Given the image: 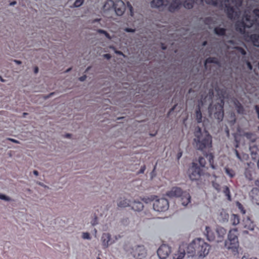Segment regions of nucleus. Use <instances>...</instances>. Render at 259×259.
Listing matches in <instances>:
<instances>
[{"label":"nucleus","mask_w":259,"mask_h":259,"mask_svg":"<svg viewBox=\"0 0 259 259\" xmlns=\"http://www.w3.org/2000/svg\"><path fill=\"white\" fill-rule=\"evenodd\" d=\"M225 170L226 174L228 175L230 178H232L235 176V172L232 169L226 167Z\"/></svg>","instance_id":"37"},{"label":"nucleus","mask_w":259,"mask_h":259,"mask_svg":"<svg viewBox=\"0 0 259 259\" xmlns=\"http://www.w3.org/2000/svg\"><path fill=\"white\" fill-rule=\"evenodd\" d=\"M169 207V203L165 198L156 199L153 203L154 210L157 212H164Z\"/></svg>","instance_id":"6"},{"label":"nucleus","mask_w":259,"mask_h":259,"mask_svg":"<svg viewBox=\"0 0 259 259\" xmlns=\"http://www.w3.org/2000/svg\"><path fill=\"white\" fill-rule=\"evenodd\" d=\"M196 117L197 122L200 123L202 122V114L199 108L196 111Z\"/></svg>","instance_id":"34"},{"label":"nucleus","mask_w":259,"mask_h":259,"mask_svg":"<svg viewBox=\"0 0 259 259\" xmlns=\"http://www.w3.org/2000/svg\"><path fill=\"white\" fill-rule=\"evenodd\" d=\"M255 184L256 186H259V180H256L255 181Z\"/></svg>","instance_id":"63"},{"label":"nucleus","mask_w":259,"mask_h":259,"mask_svg":"<svg viewBox=\"0 0 259 259\" xmlns=\"http://www.w3.org/2000/svg\"><path fill=\"white\" fill-rule=\"evenodd\" d=\"M243 136H245L251 143H254L256 141V138L252 133H245L243 134Z\"/></svg>","instance_id":"28"},{"label":"nucleus","mask_w":259,"mask_h":259,"mask_svg":"<svg viewBox=\"0 0 259 259\" xmlns=\"http://www.w3.org/2000/svg\"><path fill=\"white\" fill-rule=\"evenodd\" d=\"M84 2V0H75L73 6L75 8H78L82 5Z\"/></svg>","instance_id":"38"},{"label":"nucleus","mask_w":259,"mask_h":259,"mask_svg":"<svg viewBox=\"0 0 259 259\" xmlns=\"http://www.w3.org/2000/svg\"><path fill=\"white\" fill-rule=\"evenodd\" d=\"M133 256L137 259H142L146 255V251L144 246L138 245L133 249Z\"/></svg>","instance_id":"8"},{"label":"nucleus","mask_w":259,"mask_h":259,"mask_svg":"<svg viewBox=\"0 0 259 259\" xmlns=\"http://www.w3.org/2000/svg\"><path fill=\"white\" fill-rule=\"evenodd\" d=\"M253 202L259 205V189L256 188H253L249 193Z\"/></svg>","instance_id":"17"},{"label":"nucleus","mask_w":259,"mask_h":259,"mask_svg":"<svg viewBox=\"0 0 259 259\" xmlns=\"http://www.w3.org/2000/svg\"><path fill=\"white\" fill-rule=\"evenodd\" d=\"M14 62L18 65H20L22 63L21 61L17 60H14Z\"/></svg>","instance_id":"59"},{"label":"nucleus","mask_w":259,"mask_h":259,"mask_svg":"<svg viewBox=\"0 0 259 259\" xmlns=\"http://www.w3.org/2000/svg\"><path fill=\"white\" fill-rule=\"evenodd\" d=\"M227 240L238 241V230L237 229L230 230L228 234Z\"/></svg>","instance_id":"21"},{"label":"nucleus","mask_w":259,"mask_h":259,"mask_svg":"<svg viewBox=\"0 0 259 259\" xmlns=\"http://www.w3.org/2000/svg\"><path fill=\"white\" fill-rule=\"evenodd\" d=\"M253 14L255 16L253 20L250 15L246 12L245 13L241 21H238L236 24V29L241 34H244L246 28H250L254 24L259 26V10L255 9L253 11Z\"/></svg>","instance_id":"4"},{"label":"nucleus","mask_w":259,"mask_h":259,"mask_svg":"<svg viewBox=\"0 0 259 259\" xmlns=\"http://www.w3.org/2000/svg\"><path fill=\"white\" fill-rule=\"evenodd\" d=\"M117 206L121 208H124L130 206V201L125 198H120L117 203Z\"/></svg>","instance_id":"23"},{"label":"nucleus","mask_w":259,"mask_h":259,"mask_svg":"<svg viewBox=\"0 0 259 259\" xmlns=\"http://www.w3.org/2000/svg\"><path fill=\"white\" fill-rule=\"evenodd\" d=\"M247 66L248 68L251 70L252 69V65L249 62H247L246 63Z\"/></svg>","instance_id":"56"},{"label":"nucleus","mask_w":259,"mask_h":259,"mask_svg":"<svg viewBox=\"0 0 259 259\" xmlns=\"http://www.w3.org/2000/svg\"><path fill=\"white\" fill-rule=\"evenodd\" d=\"M126 5H127V7L130 12V15L131 16H133L134 15V11H133V8L132 5L128 2H127Z\"/></svg>","instance_id":"42"},{"label":"nucleus","mask_w":259,"mask_h":259,"mask_svg":"<svg viewBox=\"0 0 259 259\" xmlns=\"http://www.w3.org/2000/svg\"><path fill=\"white\" fill-rule=\"evenodd\" d=\"M124 31L127 32H135V29L133 28H126L124 29Z\"/></svg>","instance_id":"48"},{"label":"nucleus","mask_w":259,"mask_h":259,"mask_svg":"<svg viewBox=\"0 0 259 259\" xmlns=\"http://www.w3.org/2000/svg\"><path fill=\"white\" fill-rule=\"evenodd\" d=\"M224 102L222 99L213 102L208 107L209 116L217 119L219 121H222L224 117Z\"/></svg>","instance_id":"5"},{"label":"nucleus","mask_w":259,"mask_h":259,"mask_svg":"<svg viewBox=\"0 0 259 259\" xmlns=\"http://www.w3.org/2000/svg\"><path fill=\"white\" fill-rule=\"evenodd\" d=\"M142 200L145 202L146 203H149L151 202V201L154 200V199H152V198H149V197H144L142 198Z\"/></svg>","instance_id":"44"},{"label":"nucleus","mask_w":259,"mask_h":259,"mask_svg":"<svg viewBox=\"0 0 259 259\" xmlns=\"http://www.w3.org/2000/svg\"><path fill=\"white\" fill-rule=\"evenodd\" d=\"M72 69V68H69L68 69H67L66 71H65V72L66 73H67V72H69V71H71V70Z\"/></svg>","instance_id":"64"},{"label":"nucleus","mask_w":259,"mask_h":259,"mask_svg":"<svg viewBox=\"0 0 259 259\" xmlns=\"http://www.w3.org/2000/svg\"><path fill=\"white\" fill-rule=\"evenodd\" d=\"M132 210L135 211H141L144 208L143 203L139 201H134L131 204V206Z\"/></svg>","instance_id":"19"},{"label":"nucleus","mask_w":259,"mask_h":259,"mask_svg":"<svg viewBox=\"0 0 259 259\" xmlns=\"http://www.w3.org/2000/svg\"><path fill=\"white\" fill-rule=\"evenodd\" d=\"M218 236L220 238V240H218L217 241L221 242L224 236L226 234V230L222 227H218L216 230Z\"/></svg>","instance_id":"24"},{"label":"nucleus","mask_w":259,"mask_h":259,"mask_svg":"<svg viewBox=\"0 0 259 259\" xmlns=\"http://www.w3.org/2000/svg\"><path fill=\"white\" fill-rule=\"evenodd\" d=\"M16 4V2L15 1H14V2H11L10 4V6H14Z\"/></svg>","instance_id":"62"},{"label":"nucleus","mask_w":259,"mask_h":259,"mask_svg":"<svg viewBox=\"0 0 259 259\" xmlns=\"http://www.w3.org/2000/svg\"><path fill=\"white\" fill-rule=\"evenodd\" d=\"M224 193L227 196L228 199L229 200H231V195L230 193V190L229 188L227 186H225L224 188Z\"/></svg>","instance_id":"40"},{"label":"nucleus","mask_w":259,"mask_h":259,"mask_svg":"<svg viewBox=\"0 0 259 259\" xmlns=\"http://www.w3.org/2000/svg\"><path fill=\"white\" fill-rule=\"evenodd\" d=\"M7 140H9L10 141H11L14 143H16V144H19L20 143V142L17 140H15L14 139H12V138H7Z\"/></svg>","instance_id":"47"},{"label":"nucleus","mask_w":259,"mask_h":259,"mask_svg":"<svg viewBox=\"0 0 259 259\" xmlns=\"http://www.w3.org/2000/svg\"><path fill=\"white\" fill-rule=\"evenodd\" d=\"M205 230L206 231V235L207 239L209 241H212L214 240V237L211 236V231L209 227H206Z\"/></svg>","instance_id":"33"},{"label":"nucleus","mask_w":259,"mask_h":259,"mask_svg":"<svg viewBox=\"0 0 259 259\" xmlns=\"http://www.w3.org/2000/svg\"><path fill=\"white\" fill-rule=\"evenodd\" d=\"M0 199L8 202L11 201V198L10 197L2 193H0Z\"/></svg>","instance_id":"39"},{"label":"nucleus","mask_w":259,"mask_h":259,"mask_svg":"<svg viewBox=\"0 0 259 259\" xmlns=\"http://www.w3.org/2000/svg\"><path fill=\"white\" fill-rule=\"evenodd\" d=\"M208 160H209V162L210 163L211 167L212 169H215V167H214V165L212 164L213 156L211 155H210L208 156Z\"/></svg>","instance_id":"45"},{"label":"nucleus","mask_w":259,"mask_h":259,"mask_svg":"<svg viewBox=\"0 0 259 259\" xmlns=\"http://www.w3.org/2000/svg\"><path fill=\"white\" fill-rule=\"evenodd\" d=\"M113 11L117 16H122L125 10V5L124 2L121 0H117L115 1Z\"/></svg>","instance_id":"9"},{"label":"nucleus","mask_w":259,"mask_h":259,"mask_svg":"<svg viewBox=\"0 0 259 259\" xmlns=\"http://www.w3.org/2000/svg\"><path fill=\"white\" fill-rule=\"evenodd\" d=\"M237 44L235 43L233 40H229L227 42L226 45L227 48H232L237 50L242 55H246L245 51L242 49V48L238 47L237 46H235V45Z\"/></svg>","instance_id":"18"},{"label":"nucleus","mask_w":259,"mask_h":259,"mask_svg":"<svg viewBox=\"0 0 259 259\" xmlns=\"http://www.w3.org/2000/svg\"><path fill=\"white\" fill-rule=\"evenodd\" d=\"M38 72V68L37 66H35L34 68V73L35 74H37Z\"/></svg>","instance_id":"58"},{"label":"nucleus","mask_w":259,"mask_h":259,"mask_svg":"<svg viewBox=\"0 0 259 259\" xmlns=\"http://www.w3.org/2000/svg\"><path fill=\"white\" fill-rule=\"evenodd\" d=\"M204 0H196V2L198 4H202ZM206 4L212 6L219 5L222 9H224L226 12L228 17L231 19H235L237 17L238 14L237 11L235 10L234 6L237 7V6H240L241 3L239 1L235 5L234 4L233 0H204Z\"/></svg>","instance_id":"2"},{"label":"nucleus","mask_w":259,"mask_h":259,"mask_svg":"<svg viewBox=\"0 0 259 259\" xmlns=\"http://www.w3.org/2000/svg\"><path fill=\"white\" fill-rule=\"evenodd\" d=\"M213 187L217 190H218V191L220 190V189H219V184H218L217 183H213Z\"/></svg>","instance_id":"52"},{"label":"nucleus","mask_w":259,"mask_h":259,"mask_svg":"<svg viewBox=\"0 0 259 259\" xmlns=\"http://www.w3.org/2000/svg\"><path fill=\"white\" fill-rule=\"evenodd\" d=\"M210 247L203 239H194L187 246V254L188 257L195 256L205 257L209 252Z\"/></svg>","instance_id":"3"},{"label":"nucleus","mask_w":259,"mask_h":259,"mask_svg":"<svg viewBox=\"0 0 259 259\" xmlns=\"http://www.w3.org/2000/svg\"><path fill=\"white\" fill-rule=\"evenodd\" d=\"M182 190L181 188L178 187L172 188L170 191H168L166 195L170 198L178 197L182 196L183 195Z\"/></svg>","instance_id":"14"},{"label":"nucleus","mask_w":259,"mask_h":259,"mask_svg":"<svg viewBox=\"0 0 259 259\" xmlns=\"http://www.w3.org/2000/svg\"><path fill=\"white\" fill-rule=\"evenodd\" d=\"M235 154H236V157H237L239 160H241V157H240V155H239V153H238V151H237V150H235Z\"/></svg>","instance_id":"55"},{"label":"nucleus","mask_w":259,"mask_h":259,"mask_svg":"<svg viewBox=\"0 0 259 259\" xmlns=\"http://www.w3.org/2000/svg\"><path fill=\"white\" fill-rule=\"evenodd\" d=\"M234 104L237 112L239 114H243L244 108L242 105L238 101L235 102Z\"/></svg>","instance_id":"30"},{"label":"nucleus","mask_w":259,"mask_h":259,"mask_svg":"<svg viewBox=\"0 0 259 259\" xmlns=\"http://www.w3.org/2000/svg\"><path fill=\"white\" fill-rule=\"evenodd\" d=\"M200 176V169L196 166H192L189 169V177L192 181L198 180Z\"/></svg>","instance_id":"12"},{"label":"nucleus","mask_w":259,"mask_h":259,"mask_svg":"<svg viewBox=\"0 0 259 259\" xmlns=\"http://www.w3.org/2000/svg\"><path fill=\"white\" fill-rule=\"evenodd\" d=\"M226 29L223 28L216 27L214 29V33L219 35H223L225 33Z\"/></svg>","instance_id":"31"},{"label":"nucleus","mask_w":259,"mask_h":259,"mask_svg":"<svg viewBox=\"0 0 259 259\" xmlns=\"http://www.w3.org/2000/svg\"><path fill=\"white\" fill-rule=\"evenodd\" d=\"M194 0H185L183 2V6L186 9H191L194 5Z\"/></svg>","instance_id":"27"},{"label":"nucleus","mask_w":259,"mask_h":259,"mask_svg":"<svg viewBox=\"0 0 259 259\" xmlns=\"http://www.w3.org/2000/svg\"><path fill=\"white\" fill-rule=\"evenodd\" d=\"M54 94V92L51 93L49 95L44 96V99L46 100V99H48L49 98L51 97V96H52Z\"/></svg>","instance_id":"50"},{"label":"nucleus","mask_w":259,"mask_h":259,"mask_svg":"<svg viewBox=\"0 0 259 259\" xmlns=\"http://www.w3.org/2000/svg\"><path fill=\"white\" fill-rule=\"evenodd\" d=\"M225 247L232 252H237L239 247V241L227 240L225 241Z\"/></svg>","instance_id":"13"},{"label":"nucleus","mask_w":259,"mask_h":259,"mask_svg":"<svg viewBox=\"0 0 259 259\" xmlns=\"http://www.w3.org/2000/svg\"><path fill=\"white\" fill-rule=\"evenodd\" d=\"M194 136L193 145L196 149L204 151L211 147L212 138L206 131H202L197 126L195 128Z\"/></svg>","instance_id":"1"},{"label":"nucleus","mask_w":259,"mask_h":259,"mask_svg":"<svg viewBox=\"0 0 259 259\" xmlns=\"http://www.w3.org/2000/svg\"><path fill=\"white\" fill-rule=\"evenodd\" d=\"M186 254H187V247L183 244L179 247L178 253L175 254L173 259H183Z\"/></svg>","instance_id":"15"},{"label":"nucleus","mask_w":259,"mask_h":259,"mask_svg":"<svg viewBox=\"0 0 259 259\" xmlns=\"http://www.w3.org/2000/svg\"><path fill=\"white\" fill-rule=\"evenodd\" d=\"M236 205L238 206V208L240 210V211L242 212V214H244L245 213V210L244 209L243 206L242 204L239 202H236Z\"/></svg>","instance_id":"41"},{"label":"nucleus","mask_w":259,"mask_h":259,"mask_svg":"<svg viewBox=\"0 0 259 259\" xmlns=\"http://www.w3.org/2000/svg\"><path fill=\"white\" fill-rule=\"evenodd\" d=\"M103 57L105 58H106L107 59L109 60L111 58V56L110 54H104L103 55Z\"/></svg>","instance_id":"54"},{"label":"nucleus","mask_w":259,"mask_h":259,"mask_svg":"<svg viewBox=\"0 0 259 259\" xmlns=\"http://www.w3.org/2000/svg\"><path fill=\"white\" fill-rule=\"evenodd\" d=\"M243 224L245 228H246L251 231H253L255 226L249 218L247 217L246 219H244Z\"/></svg>","instance_id":"22"},{"label":"nucleus","mask_w":259,"mask_h":259,"mask_svg":"<svg viewBox=\"0 0 259 259\" xmlns=\"http://www.w3.org/2000/svg\"><path fill=\"white\" fill-rule=\"evenodd\" d=\"M231 221L233 226H236L239 224L240 220L237 215L233 214L231 215Z\"/></svg>","instance_id":"29"},{"label":"nucleus","mask_w":259,"mask_h":259,"mask_svg":"<svg viewBox=\"0 0 259 259\" xmlns=\"http://www.w3.org/2000/svg\"><path fill=\"white\" fill-rule=\"evenodd\" d=\"M199 163L201 167H204L206 164V161H205V159L203 157H200L199 158Z\"/></svg>","instance_id":"43"},{"label":"nucleus","mask_w":259,"mask_h":259,"mask_svg":"<svg viewBox=\"0 0 259 259\" xmlns=\"http://www.w3.org/2000/svg\"><path fill=\"white\" fill-rule=\"evenodd\" d=\"M101 240L103 246L105 248H107L109 245V242L111 240V235L109 233H103Z\"/></svg>","instance_id":"20"},{"label":"nucleus","mask_w":259,"mask_h":259,"mask_svg":"<svg viewBox=\"0 0 259 259\" xmlns=\"http://www.w3.org/2000/svg\"><path fill=\"white\" fill-rule=\"evenodd\" d=\"M167 5V0H152L150 6L152 9L163 11Z\"/></svg>","instance_id":"10"},{"label":"nucleus","mask_w":259,"mask_h":259,"mask_svg":"<svg viewBox=\"0 0 259 259\" xmlns=\"http://www.w3.org/2000/svg\"><path fill=\"white\" fill-rule=\"evenodd\" d=\"M250 39L255 47H259V35L252 34L250 36Z\"/></svg>","instance_id":"26"},{"label":"nucleus","mask_w":259,"mask_h":259,"mask_svg":"<svg viewBox=\"0 0 259 259\" xmlns=\"http://www.w3.org/2000/svg\"><path fill=\"white\" fill-rule=\"evenodd\" d=\"M33 173L36 176H37L38 175V172L37 170H33Z\"/></svg>","instance_id":"61"},{"label":"nucleus","mask_w":259,"mask_h":259,"mask_svg":"<svg viewBox=\"0 0 259 259\" xmlns=\"http://www.w3.org/2000/svg\"><path fill=\"white\" fill-rule=\"evenodd\" d=\"M255 109L257 114V117L259 119V107L257 105H256L255 106Z\"/></svg>","instance_id":"53"},{"label":"nucleus","mask_w":259,"mask_h":259,"mask_svg":"<svg viewBox=\"0 0 259 259\" xmlns=\"http://www.w3.org/2000/svg\"><path fill=\"white\" fill-rule=\"evenodd\" d=\"M215 63L216 64H219V62L216 58L209 57V58L206 59V60L205 61L204 66L206 67L207 63Z\"/></svg>","instance_id":"32"},{"label":"nucleus","mask_w":259,"mask_h":259,"mask_svg":"<svg viewBox=\"0 0 259 259\" xmlns=\"http://www.w3.org/2000/svg\"><path fill=\"white\" fill-rule=\"evenodd\" d=\"M171 247L166 244L161 245L157 251V253L160 259H165L171 253Z\"/></svg>","instance_id":"7"},{"label":"nucleus","mask_w":259,"mask_h":259,"mask_svg":"<svg viewBox=\"0 0 259 259\" xmlns=\"http://www.w3.org/2000/svg\"><path fill=\"white\" fill-rule=\"evenodd\" d=\"M97 32L99 33L103 34H104L106 38H107L108 39L111 40L112 39V37L110 36L109 34L105 30L103 29H98L97 30Z\"/></svg>","instance_id":"36"},{"label":"nucleus","mask_w":259,"mask_h":259,"mask_svg":"<svg viewBox=\"0 0 259 259\" xmlns=\"http://www.w3.org/2000/svg\"><path fill=\"white\" fill-rule=\"evenodd\" d=\"M115 1L112 0H107L103 7V11L106 13H110L113 11Z\"/></svg>","instance_id":"16"},{"label":"nucleus","mask_w":259,"mask_h":259,"mask_svg":"<svg viewBox=\"0 0 259 259\" xmlns=\"http://www.w3.org/2000/svg\"><path fill=\"white\" fill-rule=\"evenodd\" d=\"M241 259H258V258H257V257H250V258H246V257H245V256H243V257L241 258Z\"/></svg>","instance_id":"60"},{"label":"nucleus","mask_w":259,"mask_h":259,"mask_svg":"<svg viewBox=\"0 0 259 259\" xmlns=\"http://www.w3.org/2000/svg\"><path fill=\"white\" fill-rule=\"evenodd\" d=\"M82 237V238L84 239H88V240L91 239L90 234H89V233H88L87 232L83 233Z\"/></svg>","instance_id":"46"},{"label":"nucleus","mask_w":259,"mask_h":259,"mask_svg":"<svg viewBox=\"0 0 259 259\" xmlns=\"http://www.w3.org/2000/svg\"><path fill=\"white\" fill-rule=\"evenodd\" d=\"M182 2L181 0H171L168 2L166 6L167 10L170 12H175L180 9L182 6Z\"/></svg>","instance_id":"11"},{"label":"nucleus","mask_w":259,"mask_h":259,"mask_svg":"<svg viewBox=\"0 0 259 259\" xmlns=\"http://www.w3.org/2000/svg\"><path fill=\"white\" fill-rule=\"evenodd\" d=\"M182 204L184 206H187L191 202V196L187 192H184L182 196Z\"/></svg>","instance_id":"25"},{"label":"nucleus","mask_w":259,"mask_h":259,"mask_svg":"<svg viewBox=\"0 0 259 259\" xmlns=\"http://www.w3.org/2000/svg\"><path fill=\"white\" fill-rule=\"evenodd\" d=\"M115 53L117 55H122L123 56H124V55L122 53V52H121V51H115Z\"/></svg>","instance_id":"57"},{"label":"nucleus","mask_w":259,"mask_h":259,"mask_svg":"<svg viewBox=\"0 0 259 259\" xmlns=\"http://www.w3.org/2000/svg\"><path fill=\"white\" fill-rule=\"evenodd\" d=\"M146 169V166L145 165L141 167L140 171H139V174H143L144 173L145 170Z\"/></svg>","instance_id":"51"},{"label":"nucleus","mask_w":259,"mask_h":259,"mask_svg":"<svg viewBox=\"0 0 259 259\" xmlns=\"http://www.w3.org/2000/svg\"><path fill=\"white\" fill-rule=\"evenodd\" d=\"M87 75H83L82 76H81V77H79L78 79L79 81H84L86 79H87Z\"/></svg>","instance_id":"49"},{"label":"nucleus","mask_w":259,"mask_h":259,"mask_svg":"<svg viewBox=\"0 0 259 259\" xmlns=\"http://www.w3.org/2000/svg\"><path fill=\"white\" fill-rule=\"evenodd\" d=\"M245 176L246 179L249 180H252V176L251 174V170L249 169H246L244 172Z\"/></svg>","instance_id":"35"}]
</instances>
